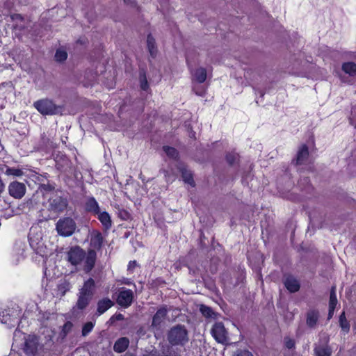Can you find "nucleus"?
Returning a JSON list of instances; mask_svg holds the SVG:
<instances>
[{
    "instance_id": "1",
    "label": "nucleus",
    "mask_w": 356,
    "mask_h": 356,
    "mask_svg": "<svg viewBox=\"0 0 356 356\" xmlns=\"http://www.w3.org/2000/svg\"><path fill=\"white\" fill-rule=\"evenodd\" d=\"M34 108L43 115H53L62 113L63 107L56 104L51 99L45 98L33 103Z\"/></svg>"
},
{
    "instance_id": "2",
    "label": "nucleus",
    "mask_w": 356,
    "mask_h": 356,
    "mask_svg": "<svg viewBox=\"0 0 356 356\" xmlns=\"http://www.w3.org/2000/svg\"><path fill=\"white\" fill-rule=\"evenodd\" d=\"M168 340L172 346H183L188 342V332L184 325L172 327L168 333Z\"/></svg>"
},
{
    "instance_id": "3",
    "label": "nucleus",
    "mask_w": 356,
    "mask_h": 356,
    "mask_svg": "<svg viewBox=\"0 0 356 356\" xmlns=\"http://www.w3.org/2000/svg\"><path fill=\"white\" fill-rule=\"evenodd\" d=\"M76 227L75 221L70 217L62 218L56 224L58 234L64 237L72 236L74 233Z\"/></svg>"
},
{
    "instance_id": "4",
    "label": "nucleus",
    "mask_w": 356,
    "mask_h": 356,
    "mask_svg": "<svg viewBox=\"0 0 356 356\" xmlns=\"http://www.w3.org/2000/svg\"><path fill=\"white\" fill-rule=\"evenodd\" d=\"M67 207V201L65 198L58 195L57 193H53L48 197V203L47 209L49 211L58 213L64 211Z\"/></svg>"
},
{
    "instance_id": "5",
    "label": "nucleus",
    "mask_w": 356,
    "mask_h": 356,
    "mask_svg": "<svg viewBox=\"0 0 356 356\" xmlns=\"http://www.w3.org/2000/svg\"><path fill=\"white\" fill-rule=\"evenodd\" d=\"M211 334L219 343L225 344L228 341V332L225 327L224 324L221 322H217L213 324L211 330Z\"/></svg>"
},
{
    "instance_id": "6",
    "label": "nucleus",
    "mask_w": 356,
    "mask_h": 356,
    "mask_svg": "<svg viewBox=\"0 0 356 356\" xmlns=\"http://www.w3.org/2000/svg\"><path fill=\"white\" fill-rule=\"evenodd\" d=\"M19 314L13 309H5L0 312V321L8 327H15L19 322Z\"/></svg>"
},
{
    "instance_id": "7",
    "label": "nucleus",
    "mask_w": 356,
    "mask_h": 356,
    "mask_svg": "<svg viewBox=\"0 0 356 356\" xmlns=\"http://www.w3.org/2000/svg\"><path fill=\"white\" fill-rule=\"evenodd\" d=\"M85 256L86 252L79 246L72 247L67 252V259L73 266L80 264Z\"/></svg>"
},
{
    "instance_id": "8",
    "label": "nucleus",
    "mask_w": 356,
    "mask_h": 356,
    "mask_svg": "<svg viewBox=\"0 0 356 356\" xmlns=\"http://www.w3.org/2000/svg\"><path fill=\"white\" fill-rule=\"evenodd\" d=\"M134 300V292L131 289L122 287L116 300L117 303L122 307L127 308L132 304Z\"/></svg>"
},
{
    "instance_id": "9",
    "label": "nucleus",
    "mask_w": 356,
    "mask_h": 356,
    "mask_svg": "<svg viewBox=\"0 0 356 356\" xmlns=\"http://www.w3.org/2000/svg\"><path fill=\"white\" fill-rule=\"evenodd\" d=\"M53 193H56L54 186L50 184H41L38 190L35 194H33L30 200V204L32 205L37 204L40 202L41 197H43L44 195H48L49 194V196H51Z\"/></svg>"
},
{
    "instance_id": "10",
    "label": "nucleus",
    "mask_w": 356,
    "mask_h": 356,
    "mask_svg": "<svg viewBox=\"0 0 356 356\" xmlns=\"http://www.w3.org/2000/svg\"><path fill=\"white\" fill-rule=\"evenodd\" d=\"M26 186L24 184L15 181L10 183L8 186L9 195L15 198L21 199L26 193Z\"/></svg>"
},
{
    "instance_id": "11",
    "label": "nucleus",
    "mask_w": 356,
    "mask_h": 356,
    "mask_svg": "<svg viewBox=\"0 0 356 356\" xmlns=\"http://www.w3.org/2000/svg\"><path fill=\"white\" fill-rule=\"evenodd\" d=\"M38 338L35 336L29 335L24 342V350L27 355H34L38 348Z\"/></svg>"
},
{
    "instance_id": "12",
    "label": "nucleus",
    "mask_w": 356,
    "mask_h": 356,
    "mask_svg": "<svg viewBox=\"0 0 356 356\" xmlns=\"http://www.w3.org/2000/svg\"><path fill=\"white\" fill-rule=\"evenodd\" d=\"M284 284L286 289L291 293H296L300 288V282L293 275H288L284 277Z\"/></svg>"
},
{
    "instance_id": "13",
    "label": "nucleus",
    "mask_w": 356,
    "mask_h": 356,
    "mask_svg": "<svg viewBox=\"0 0 356 356\" xmlns=\"http://www.w3.org/2000/svg\"><path fill=\"white\" fill-rule=\"evenodd\" d=\"M97 253L94 250H90L86 254L84 258L83 270L89 273L93 268L96 261Z\"/></svg>"
},
{
    "instance_id": "14",
    "label": "nucleus",
    "mask_w": 356,
    "mask_h": 356,
    "mask_svg": "<svg viewBox=\"0 0 356 356\" xmlns=\"http://www.w3.org/2000/svg\"><path fill=\"white\" fill-rule=\"evenodd\" d=\"M193 83H203L207 78L206 68L199 67L191 72Z\"/></svg>"
},
{
    "instance_id": "15",
    "label": "nucleus",
    "mask_w": 356,
    "mask_h": 356,
    "mask_svg": "<svg viewBox=\"0 0 356 356\" xmlns=\"http://www.w3.org/2000/svg\"><path fill=\"white\" fill-rule=\"evenodd\" d=\"M319 318V312L316 309H309L306 314V323L310 328H314Z\"/></svg>"
},
{
    "instance_id": "16",
    "label": "nucleus",
    "mask_w": 356,
    "mask_h": 356,
    "mask_svg": "<svg viewBox=\"0 0 356 356\" xmlns=\"http://www.w3.org/2000/svg\"><path fill=\"white\" fill-rule=\"evenodd\" d=\"M95 281L92 278H89L84 282L83 287L80 289L79 293L92 298L95 291Z\"/></svg>"
},
{
    "instance_id": "17",
    "label": "nucleus",
    "mask_w": 356,
    "mask_h": 356,
    "mask_svg": "<svg viewBox=\"0 0 356 356\" xmlns=\"http://www.w3.org/2000/svg\"><path fill=\"white\" fill-rule=\"evenodd\" d=\"M167 315V309L165 307H161L157 310L152 318V326L158 327L165 319Z\"/></svg>"
},
{
    "instance_id": "18",
    "label": "nucleus",
    "mask_w": 356,
    "mask_h": 356,
    "mask_svg": "<svg viewBox=\"0 0 356 356\" xmlns=\"http://www.w3.org/2000/svg\"><path fill=\"white\" fill-rule=\"evenodd\" d=\"M113 305H114V302L108 298L99 300L97 302V309L98 315H102L105 312H106L108 309L112 307Z\"/></svg>"
},
{
    "instance_id": "19",
    "label": "nucleus",
    "mask_w": 356,
    "mask_h": 356,
    "mask_svg": "<svg viewBox=\"0 0 356 356\" xmlns=\"http://www.w3.org/2000/svg\"><path fill=\"white\" fill-rule=\"evenodd\" d=\"M129 345V339L127 337H121L115 342L113 346V350L116 353H121L127 350Z\"/></svg>"
},
{
    "instance_id": "20",
    "label": "nucleus",
    "mask_w": 356,
    "mask_h": 356,
    "mask_svg": "<svg viewBox=\"0 0 356 356\" xmlns=\"http://www.w3.org/2000/svg\"><path fill=\"white\" fill-rule=\"evenodd\" d=\"M85 209L93 214L98 213L100 211L99 204L93 197H90L86 200Z\"/></svg>"
},
{
    "instance_id": "21",
    "label": "nucleus",
    "mask_w": 356,
    "mask_h": 356,
    "mask_svg": "<svg viewBox=\"0 0 356 356\" xmlns=\"http://www.w3.org/2000/svg\"><path fill=\"white\" fill-rule=\"evenodd\" d=\"M309 156V150L308 147L306 145H302L298 153L296 159V165H301L305 163V161L307 159Z\"/></svg>"
},
{
    "instance_id": "22",
    "label": "nucleus",
    "mask_w": 356,
    "mask_h": 356,
    "mask_svg": "<svg viewBox=\"0 0 356 356\" xmlns=\"http://www.w3.org/2000/svg\"><path fill=\"white\" fill-rule=\"evenodd\" d=\"M103 243V236L99 232H93L91 234L90 245L95 249L99 250Z\"/></svg>"
},
{
    "instance_id": "23",
    "label": "nucleus",
    "mask_w": 356,
    "mask_h": 356,
    "mask_svg": "<svg viewBox=\"0 0 356 356\" xmlns=\"http://www.w3.org/2000/svg\"><path fill=\"white\" fill-rule=\"evenodd\" d=\"M92 298L84 296L81 293H79L78 300L76 304V306L74 307V309H78L79 310H83L86 309L91 301Z\"/></svg>"
},
{
    "instance_id": "24",
    "label": "nucleus",
    "mask_w": 356,
    "mask_h": 356,
    "mask_svg": "<svg viewBox=\"0 0 356 356\" xmlns=\"http://www.w3.org/2000/svg\"><path fill=\"white\" fill-rule=\"evenodd\" d=\"M95 215L98 216H97L98 220L101 222V223L102 224V225L104 226V227L106 229H108L111 227L112 222H111V216H109V214L107 212H106V211L101 212L99 211V213H96Z\"/></svg>"
},
{
    "instance_id": "25",
    "label": "nucleus",
    "mask_w": 356,
    "mask_h": 356,
    "mask_svg": "<svg viewBox=\"0 0 356 356\" xmlns=\"http://www.w3.org/2000/svg\"><path fill=\"white\" fill-rule=\"evenodd\" d=\"M147 44L149 52L152 57L154 58L156 55V47L154 38L151 34H149L147 38Z\"/></svg>"
},
{
    "instance_id": "26",
    "label": "nucleus",
    "mask_w": 356,
    "mask_h": 356,
    "mask_svg": "<svg viewBox=\"0 0 356 356\" xmlns=\"http://www.w3.org/2000/svg\"><path fill=\"white\" fill-rule=\"evenodd\" d=\"M200 310L202 314L207 318H213L215 319L217 317V314L213 312L211 307H208L204 305H202L200 306Z\"/></svg>"
},
{
    "instance_id": "27",
    "label": "nucleus",
    "mask_w": 356,
    "mask_h": 356,
    "mask_svg": "<svg viewBox=\"0 0 356 356\" xmlns=\"http://www.w3.org/2000/svg\"><path fill=\"white\" fill-rule=\"evenodd\" d=\"M342 70L350 76L356 75V64L353 62H347L342 65Z\"/></svg>"
},
{
    "instance_id": "28",
    "label": "nucleus",
    "mask_w": 356,
    "mask_h": 356,
    "mask_svg": "<svg viewBox=\"0 0 356 356\" xmlns=\"http://www.w3.org/2000/svg\"><path fill=\"white\" fill-rule=\"evenodd\" d=\"M181 172L184 182L192 186H194L195 183L191 171L188 170L185 168H181Z\"/></svg>"
},
{
    "instance_id": "29",
    "label": "nucleus",
    "mask_w": 356,
    "mask_h": 356,
    "mask_svg": "<svg viewBox=\"0 0 356 356\" xmlns=\"http://www.w3.org/2000/svg\"><path fill=\"white\" fill-rule=\"evenodd\" d=\"M316 356H330L331 349L328 346H319L314 348Z\"/></svg>"
},
{
    "instance_id": "30",
    "label": "nucleus",
    "mask_w": 356,
    "mask_h": 356,
    "mask_svg": "<svg viewBox=\"0 0 356 356\" xmlns=\"http://www.w3.org/2000/svg\"><path fill=\"white\" fill-rule=\"evenodd\" d=\"M5 175L7 176H13V177H21L23 175V171L21 169L15 168H10L6 167V171L4 172Z\"/></svg>"
},
{
    "instance_id": "31",
    "label": "nucleus",
    "mask_w": 356,
    "mask_h": 356,
    "mask_svg": "<svg viewBox=\"0 0 356 356\" xmlns=\"http://www.w3.org/2000/svg\"><path fill=\"white\" fill-rule=\"evenodd\" d=\"M337 304V298L336 295V289L335 286H332L330 291L329 307H331L332 309H335Z\"/></svg>"
},
{
    "instance_id": "32",
    "label": "nucleus",
    "mask_w": 356,
    "mask_h": 356,
    "mask_svg": "<svg viewBox=\"0 0 356 356\" xmlns=\"http://www.w3.org/2000/svg\"><path fill=\"white\" fill-rule=\"evenodd\" d=\"M140 88L143 90H147L149 88L145 70H142L140 71Z\"/></svg>"
},
{
    "instance_id": "33",
    "label": "nucleus",
    "mask_w": 356,
    "mask_h": 356,
    "mask_svg": "<svg viewBox=\"0 0 356 356\" xmlns=\"http://www.w3.org/2000/svg\"><path fill=\"white\" fill-rule=\"evenodd\" d=\"M163 151L170 159H176L178 157V152L174 147L169 146H164Z\"/></svg>"
},
{
    "instance_id": "34",
    "label": "nucleus",
    "mask_w": 356,
    "mask_h": 356,
    "mask_svg": "<svg viewBox=\"0 0 356 356\" xmlns=\"http://www.w3.org/2000/svg\"><path fill=\"white\" fill-rule=\"evenodd\" d=\"M72 327H73V324L72 322H70V321L66 322L62 327V330L60 334V337L62 338H65L72 331Z\"/></svg>"
},
{
    "instance_id": "35",
    "label": "nucleus",
    "mask_w": 356,
    "mask_h": 356,
    "mask_svg": "<svg viewBox=\"0 0 356 356\" xmlns=\"http://www.w3.org/2000/svg\"><path fill=\"white\" fill-rule=\"evenodd\" d=\"M339 323L340 325L343 330H344L346 332L349 331L350 325L348 322L346 320L345 312H343L340 316H339Z\"/></svg>"
},
{
    "instance_id": "36",
    "label": "nucleus",
    "mask_w": 356,
    "mask_h": 356,
    "mask_svg": "<svg viewBox=\"0 0 356 356\" xmlns=\"http://www.w3.org/2000/svg\"><path fill=\"white\" fill-rule=\"evenodd\" d=\"M193 90L197 95L204 96L206 93V88L204 86L199 85L200 83H193Z\"/></svg>"
},
{
    "instance_id": "37",
    "label": "nucleus",
    "mask_w": 356,
    "mask_h": 356,
    "mask_svg": "<svg viewBox=\"0 0 356 356\" xmlns=\"http://www.w3.org/2000/svg\"><path fill=\"white\" fill-rule=\"evenodd\" d=\"M67 58V54L65 50L58 49L55 54V60L58 62H63Z\"/></svg>"
},
{
    "instance_id": "38",
    "label": "nucleus",
    "mask_w": 356,
    "mask_h": 356,
    "mask_svg": "<svg viewBox=\"0 0 356 356\" xmlns=\"http://www.w3.org/2000/svg\"><path fill=\"white\" fill-rule=\"evenodd\" d=\"M226 160L229 165H234L238 160V154L236 153H229L226 156Z\"/></svg>"
},
{
    "instance_id": "39",
    "label": "nucleus",
    "mask_w": 356,
    "mask_h": 356,
    "mask_svg": "<svg viewBox=\"0 0 356 356\" xmlns=\"http://www.w3.org/2000/svg\"><path fill=\"white\" fill-rule=\"evenodd\" d=\"M94 324L92 322H88L85 323L82 328V335L83 337L87 336L93 329Z\"/></svg>"
},
{
    "instance_id": "40",
    "label": "nucleus",
    "mask_w": 356,
    "mask_h": 356,
    "mask_svg": "<svg viewBox=\"0 0 356 356\" xmlns=\"http://www.w3.org/2000/svg\"><path fill=\"white\" fill-rule=\"evenodd\" d=\"M118 216L119 218L124 220H127L130 218V213L127 211L122 209L118 210Z\"/></svg>"
},
{
    "instance_id": "41",
    "label": "nucleus",
    "mask_w": 356,
    "mask_h": 356,
    "mask_svg": "<svg viewBox=\"0 0 356 356\" xmlns=\"http://www.w3.org/2000/svg\"><path fill=\"white\" fill-rule=\"evenodd\" d=\"M349 120L350 124L354 126L355 129H356V106L353 107Z\"/></svg>"
},
{
    "instance_id": "42",
    "label": "nucleus",
    "mask_w": 356,
    "mask_h": 356,
    "mask_svg": "<svg viewBox=\"0 0 356 356\" xmlns=\"http://www.w3.org/2000/svg\"><path fill=\"white\" fill-rule=\"evenodd\" d=\"M233 356H253V355L247 350L238 349L235 351Z\"/></svg>"
},
{
    "instance_id": "43",
    "label": "nucleus",
    "mask_w": 356,
    "mask_h": 356,
    "mask_svg": "<svg viewBox=\"0 0 356 356\" xmlns=\"http://www.w3.org/2000/svg\"><path fill=\"white\" fill-rule=\"evenodd\" d=\"M124 319V316L122 314H115L113 315L110 319L109 323L111 324H113L115 321H122Z\"/></svg>"
},
{
    "instance_id": "44",
    "label": "nucleus",
    "mask_w": 356,
    "mask_h": 356,
    "mask_svg": "<svg viewBox=\"0 0 356 356\" xmlns=\"http://www.w3.org/2000/svg\"><path fill=\"white\" fill-rule=\"evenodd\" d=\"M285 346L288 349H292L295 347V341L294 340L290 338L284 339Z\"/></svg>"
},
{
    "instance_id": "45",
    "label": "nucleus",
    "mask_w": 356,
    "mask_h": 356,
    "mask_svg": "<svg viewBox=\"0 0 356 356\" xmlns=\"http://www.w3.org/2000/svg\"><path fill=\"white\" fill-rule=\"evenodd\" d=\"M137 266V263L136 261H129L127 267V270L130 271H133L134 268Z\"/></svg>"
},
{
    "instance_id": "46",
    "label": "nucleus",
    "mask_w": 356,
    "mask_h": 356,
    "mask_svg": "<svg viewBox=\"0 0 356 356\" xmlns=\"http://www.w3.org/2000/svg\"><path fill=\"white\" fill-rule=\"evenodd\" d=\"M124 3L127 5L130 6L131 7H134L136 6V0H124Z\"/></svg>"
},
{
    "instance_id": "47",
    "label": "nucleus",
    "mask_w": 356,
    "mask_h": 356,
    "mask_svg": "<svg viewBox=\"0 0 356 356\" xmlns=\"http://www.w3.org/2000/svg\"><path fill=\"white\" fill-rule=\"evenodd\" d=\"M309 181V180L308 179L307 177H304L302 179H300V182H299V184L300 185H302V183L304 184H308Z\"/></svg>"
},
{
    "instance_id": "48",
    "label": "nucleus",
    "mask_w": 356,
    "mask_h": 356,
    "mask_svg": "<svg viewBox=\"0 0 356 356\" xmlns=\"http://www.w3.org/2000/svg\"><path fill=\"white\" fill-rule=\"evenodd\" d=\"M335 309H332L331 307H329V312H328V319L331 318L334 314Z\"/></svg>"
},
{
    "instance_id": "49",
    "label": "nucleus",
    "mask_w": 356,
    "mask_h": 356,
    "mask_svg": "<svg viewBox=\"0 0 356 356\" xmlns=\"http://www.w3.org/2000/svg\"><path fill=\"white\" fill-rule=\"evenodd\" d=\"M122 283L124 284H127V285L132 284V282L130 280H129L128 279H126L124 281L122 282Z\"/></svg>"
},
{
    "instance_id": "50",
    "label": "nucleus",
    "mask_w": 356,
    "mask_h": 356,
    "mask_svg": "<svg viewBox=\"0 0 356 356\" xmlns=\"http://www.w3.org/2000/svg\"><path fill=\"white\" fill-rule=\"evenodd\" d=\"M260 94H261V97H263L264 95V93L263 92H261Z\"/></svg>"
}]
</instances>
